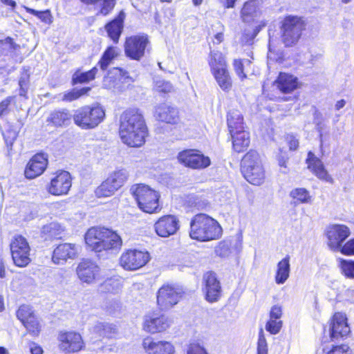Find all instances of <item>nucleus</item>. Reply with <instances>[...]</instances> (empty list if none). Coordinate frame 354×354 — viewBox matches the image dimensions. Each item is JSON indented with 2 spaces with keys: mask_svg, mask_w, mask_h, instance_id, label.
Instances as JSON below:
<instances>
[{
  "mask_svg": "<svg viewBox=\"0 0 354 354\" xmlns=\"http://www.w3.org/2000/svg\"><path fill=\"white\" fill-rule=\"evenodd\" d=\"M119 134L122 142L131 147H140L145 143L148 129L142 111L129 108L120 117Z\"/></svg>",
  "mask_w": 354,
  "mask_h": 354,
  "instance_id": "obj_1",
  "label": "nucleus"
},
{
  "mask_svg": "<svg viewBox=\"0 0 354 354\" xmlns=\"http://www.w3.org/2000/svg\"><path fill=\"white\" fill-rule=\"evenodd\" d=\"M222 228L218 223L205 214L195 215L190 223V237L200 241H208L218 239Z\"/></svg>",
  "mask_w": 354,
  "mask_h": 354,
  "instance_id": "obj_2",
  "label": "nucleus"
},
{
  "mask_svg": "<svg viewBox=\"0 0 354 354\" xmlns=\"http://www.w3.org/2000/svg\"><path fill=\"white\" fill-rule=\"evenodd\" d=\"M105 116L104 109L98 104L84 106L77 109L73 115L76 125L83 129H93L103 120Z\"/></svg>",
  "mask_w": 354,
  "mask_h": 354,
  "instance_id": "obj_3",
  "label": "nucleus"
},
{
  "mask_svg": "<svg viewBox=\"0 0 354 354\" xmlns=\"http://www.w3.org/2000/svg\"><path fill=\"white\" fill-rule=\"evenodd\" d=\"M130 191L136 200L139 208L143 212L151 214L158 209L160 195L149 186L142 184L134 185L131 187Z\"/></svg>",
  "mask_w": 354,
  "mask_h": 354,
  "instance_id": "obj_4",
  "label": "nucleus"
},
{
  "mask_svg": "<svg viewBox=\"0 0 354 354\" xmlns=\"http://www.w3.org/2000/svg\"><path fill=\"white\" fill-rule=\"evenodd\" d=\"M305 24L301 17L288 16L282 25V40L286 46L295 44L299 39Z\"/></svg>",
  "mask_w": 354,
  "mask_h": 354,
  "instance_id": "obj_5",
  "label": "nucleus"
},
{
  "mask_svg": "<svg viewBox=\"0 0 354 354\" xmlns=\"http://www.w3.org/2000/svg\"><path fill=\"white\" fill-rule=\"evenodd\" d=\"M12 259L15 266L26 267L30 262V248L26 239L21 236H15L10 244Z\"/></svg>",
  "mask_w": 354,
  "mask_h": 354,
  "instance_id": "obj_6",
  "label": "nucleus"
},
{
  "mask_svg": "<svg viewBox=\"0 0 354 354\" xmlns=\"http://www.w3.org/2000/svg\"><path fill=\"white\" fill-rule=\"evenodd\" d=\"M71 186L72 178L70 173L62 170L54 174L50 183L46 185V190L51 195L60 196L68 194Z\"/></svg>",
  "mask_w": 354,
  "mask_h": 354,
  "instance_id": "obj_7",
  "label": "nucleus"
},
{
  "mask_svg": "<svg viewBox=\"0 0 354 354\" xmlns=\"http://www.w3.org/2000/svg\"><path fill=\"white\" fill-rule=\"evenodd\" d=\"M178 160L185 167L196 169L206 168L211 164L208 156L194 149H186L179 152Z\"/></svg>",
  "mask_w": 354,
  "mask_h": 354,
  "instance_id": "obj_8",
  "label": "nucleus"
},
{
  "mask_svg": "<svg viewBox=\"0 0 354 354\" xmlns=\"http://www.w3.org/2000/svg\"><path fill=\"white\" fill-rule=\"evenodd\" d=\"M182 290L169 285L162 286L157 292V304L162 310H168L176 305L182 296Z\"/></svg>",
  "mask_w": 354,
  "mask_h": 354,
  "instance_id": "obj_9",
  "label": "nucleus"
},
{
  "mask_svg": "<svg viewBox=\"0 0 354 354\" xmlns=\"http://www.w3.org/2000/svg\"><path fill=\"white\" fill-rule=\"evenodd\" d=\"M349 228L344 225H331L328 227L326 236L328 245L335 252L340 251L343 242L349 236Z\"/></svg>",
  "mask_w": 354,
  "mask_h": 354,
  "instance_id": "obj_10",
  "label": "nucleus"
},
{
  "mask_svg": "<svg viewBox=\"0 0 354 354\" xmlns=\"http://www.w3.org/2000/svg\"><path fill=\"white\" fill-rule=\"evenodd\" d=\"M148 39L144 35H135L126 39L124 53L131 59L139 61L144 56Z\"/></svg>",
  "mask_w": 354,
  "mask_h": 354,
  "instance_id": "obj_11",
  "label": "nucleus"
},
{
  "mask_svg": "<svg viewBox=\"0 0 354 354\" xmlns=\"http://www.w3.org/2000/svg\"><path fill=\"white\" fill-rule=\"evenodd\" d=\"M57 339L59 349L65 353L78 352L84 346L82 336L76 332H60Z\"/></svg>",
  "mask_w": 354,
  "mask_h": 354,
  "instance_id": "obj_12",
  "label": "nucleus"
},
{
  "mask_svg": "<svg viewBox=\"0 0 354 354\" xmlns=\"http://www.w3.org/2000/svg\"><path fill=\"white\" fill-rule=\"evenodd\" d=\"M132 82L133 79L129 75L127 71L121 68H113L104 77L103 84L106 88L113 89L114 91H121L123 89L122 84H129Z\"/></svg>",
  "mask_w": 354,
  "mask_h": 354,
  "instance_id": "obj_13",
  "label": "nucleus"
},
{
  "mask_svg": "<svg viewBox=\"0 0 354 354\" xmlns=\"http://www.w3.org/2000/svg\"><path fill=\"white\" fill-rule=\"evenodd\" d=\"M149 259L148 252L130 250L122 254L120 264L126 270H137L145 266Z\"/></svg>",
  "mask_w": 354,
  "mask_h": 354,
  "instance_id": "obj_14",
  "label": "nucleus"
},
{
  "mask_svg": "<svg viewBox=\"0 0 354 354\" xmlns=\"http://www.w3.org/2000/svg\"><path fill=\"white\" fill-rule=\"evenodd\" d=\"M173 324V320L164 315L155 316L147 315L145 317L142 327L145 331L155 334L167 330Z\"/></svg>",
  "mask_w": 354,
  "mask_h": 354,
  "instance_id": "obj_15",
  "label": "nucleus"
},
{
  "mask_svg": "<svg viewBox=\"0 0 354 354\" xmlns=\"http://www.w3.org/2000/svg\"><path fill=\"white\" fill-rule=\"evenodd\" d=\"M179 227L178 219L173 215L162 216L154 224L156 234L161 237H169L174 234Z\"/></svg>",
  "mask_w": 354,
  "mask_h": 354,
  "instance_id": "obj_16",
  "label": "nucleus"
},
{
  "mask_svg": "<svg viewBox=\"0 0 354 354\" xmlns=\"http://www.w3.org/2000/svg\"><path fill=\"white\" fill-rule=\"evenodd\" d=\"M76 272L78 278L88 284L94 283L100 277V268L96 263L89 260L80 262Z\"/></svg>",
  "mask_w": 354,
  "mask_h": 354,
  "instance_id": "obj_17",
  "label": "nucleus"
},
{
  "mask_svg": "<svg viewBox=\"0 0 354 354\" xmlns=\"http://www.w3.org/2000/svg\"><path fill=\"white\" fill-rule=\"evenodd\" d=\"M153 115L157 120L167 124H176L180 121L178 109L167 103H161L156 106Z\"/></svg>",
  "mask_w": 354,
  "mask_h": 354,
  "instance_id": "obj_18",
  "label": "nucleus"
},
{
  "mask_svg": "<svg viewBox=\"0 0 354 354\" xmlns=\"http://www.w3.org/2000/svg\"><path fill=\"white\" fill-rule=\"evenodd\" d=\"M48 165V156L43 153L35 154L28 162L25 176L27 178H35L44 173Z\"/></svg>",
  "mask_w": 354,
  "mask_h": 354,
  "instance_id": "obj_19",
  "label": "nucleus"
},
{
  "mask_svg": "<svg viewBox=\"0 0 354 354\" xmlns=\"http://www.w3.org/2000/svg\"><path fill=\"white\" fill-rule=\"evenodd\" d=\"M77 246L75 244H60L53 250L52 261L55 264L63 265L68 259H75L77 254Z\"/></svg>",
  "mask_w": 354,
  "mask_h": 354,
  "instance_id": "obj_20",
  "label": "nucleus"
},
{
  "mask_svg": "<svg viewBox=\"0 0 354 354\" xmlns=\"http://www.w3.org/2000/svg\"><path fill=\"white\" fill-rule=\"evenodd\" d=\"M350 332V328L347 324L346 315L337 313L334 315L330 326V336L332 340L338 339L346 336Z\"/></svg>",
  "mask_w": 354,
  "mask_h": 354,
  "instance_id": "obj_21",
  "label": "nucleus"
},
{
  "mask_svg": "<svg viewBox=\"0 0 354 354\" xmlns=\"http://www.w3.org/2000/svg\"><path fill=\"white\" fill-rule=\"evenodd\" d=\"M204 280L205 299L209 302L216 301L221 297V287L216 274L213 272H207L204 275Z\"/></svg>",
  "mask_w": 354,
  "mask_h": 354,
  "instance_id": "obj_22",
  "label": "nucleus"
},
{
  "mask_svg": "<svg viewBox=\"0 0 354 354\" xmlns=\"http://www.w3.org/2000/svg\"><path fill=\"white\" fill-rule=\"evenodd\" d=\"M143 347L148 354H174V346L167 341L153 342L146 338L142 342Z\"/></svg>",
  "mask_w": 354,
  "mask_h": 354,
  "instance_id": "obj_23",
  "label": "nucleus"
},
{
  "mask_svg": "<svg viewBox=\"0 0 354 354\" xmlns=\"http://www.w3.org/2000/svg\"><path fill=\"white\" fill-rule=\"evenodd\" d=\"M72 115L67 109H55L49 113L46 119L47 126L61 127L68 125Z\"/></svg>",
  "mask_w": 354,
  "mask_h": 354,
  "instance_id": "obj_24",
  "label": "nucleus"
},
{
  "mask_svg": "<svg viewBox=\"0 0 354 354\" xmlns=\"http://www.w3.org/2000/svg\"><path fill=\"white\" fill-rule=\"evenodd\" d=\"M306 162L308 169H310L317 178L327 182L331 183L333 181V178L325 169L322 160L317 158L313 152H308Z\"/></svg>",
  "mask_w": 354,
  "mask_h": 354,
  "instance_id": "obj_25",
  "label": "nucleus"
},
{
  "mask_svg": "<svg viewBox=\"0 0 354 354\" xmlns=\"http://www.w3.org/2000/svg\"><path fill=\"white\" fill-rule=\"evenodd\" d=\"M261 3V0H250L244 3L241 12L243 22H252L260 16Z\"/></svg>",
  "mask_w": 354,
  "mask_h": 354,
  "instance_id": "obj_26",
  "label": "nucleus"
},
{
  "mask_svg": "<svg viewBox=\"0 0 354 354\" xmlns=\"http://www.w3.org/2000/svg\"><path fill=\"white\" fill-rule=\"evenodd\" d=\"M125 13L121 11L119 15L105 26L108 36L114 43H118L124 28Z\"/></svg>",
  "mask_w": 354,
  "mask_h": 354,
  "instance_id": "obj_27",
  "label": "nucleus"
},
{
  "mask_svg": "<svg viewBox=\"0 0 354 354\" xmlns=\"http://www.w3.org/2000/svg\"><path fill=\"white\" fill-rule=\"evenodd\" d=\"M102 241L100 245V252L102 250H118L122 246V239L120 236L115 232L104 228Z\"/></svg>",
  "mask_w": 354,
  "mask_h": 354,
  "instance_id": "obj_28",
  "label": "nucleus"
},
{
  "mask_svg": "<svg viewBox=\"0 0 354 354\" xmlns=\"http://www.w3.org/2000/svg\"><path fill=\"white\" fill-rule=\"evenodd\" d=\"M104 227H91L85 234L86 245L95 252H100V245L102 241L103 230Z\"/></svg>",
  "mask_w": 354,
  "mask_h": 354,
  "instance_id": "obj_29",
  "label": "nucleus"
},
{
  "mask_svg": "<svg viewBox=\"0 0 354 354\" xmlns=\"http://www.w3.org/2000/svg\"><path fill=\"white\" fill-rule=\"evenodd\" d=\"M275 84L282 93H290L297 88V78L288 73H280Z\"/></svg>",
  "mask_w": 354,
  "mask_h": 354,
  "instance_id": "obj_30",
  "label": "nucleus"
},
{
  "mask_svg": "<svg viewBox=\"0 0 354 354\" xmlns=\"http://www.w3.org/2000/svg\"><path fill=\"white\" fill-rule=\"evenodd\" d=\"M244 178L250 183L254 185H261L265 179V171L263 166L257 165V167L251 169L246 168L245 170L241 171Z\"/></svg>",
  "mask_w": 354,
  "mask_h": 354,
  "instance_id": "obj_31",
  "label": "nucleus"
},
{
  "mask_svg": "<svg viewBox=\"0 0 354 354\" xmlns=\"http://www.w3.org/2000/svg\"><path fill=\"white\" fill-rule=\"evenodd\" d=\"M233 149L238 153L243 151L250 145L249 133L245 131L230 133Z\"/></svg>",
  "mask_w": 354,
  "mask_h": 354,
  "instance_id": "obj_32",
  "label": "nucleus"
},
{
  "mask_svg": "<svg viewBox=\"0 0 354 354\" xmlns=\"http://www.w3.org/2000/svg\"><path fill=\"white\" fill-rule=\"evenodd\" d=\"M227 126L230 133L244 130L243 118L238 110H231L227 115Z\"/></svg>",
  "mask_w": 354,
  "mask_h": 354,
  "instance_id": "obj_33",
  "label": "nucleus"
},
{
  "mask_svg": "<svg viewBox=\"0 0 354 354\" xmlns=\"http://www.w3.org/2000/svg\"><path fill=\"white\" fill-rule=\"evenodd\" d=\"M290 270V257L286 256L277 263L275 282L277 284L284 283L289 277Z\"/></svg>",
  "mask_w": 354,
  "mask_h": 354,
  "instance_id": "obj_34",
  "label": "nucleus"
},
{
  "mask_svg": "<svg viewBox=\"0 0 354 354\" xmlns=\"http://www.w3.org/2000/svg\"><path fill=\"white\" fill-rule=\"evenodd\" d=\"M98 69L96 66L86 72H83L80 68L77 69L73 74L71 82L73 85L88 83L95 78Z\"/></svg>",
  "mask_w": 354,
  "mask_h": 354,
  "instance_id": "obj_35",
  "label": "nucleus"
},
{
  "mask_svg": "<svg viewBox=\"0 0 354 354\" xmlns=\"http://www.w3.org/2000/svg\"><path fill=\"white\" fill-rule=\"evenodd\" d=\"M212 74L217 84L223 91H229L231 89L232 82L226 68H220L218 71L212 72Z\"/></svg>",
  "mask_w": 354,
  "mask_h": 354,
  "instance_id": "obj_36",
  "label": "nucleus"
},
{
  "mask_svg": "<svg viewBox=\"0 0 354 354\" xmlns=\"http://www.w3.org/2000/svg\"><path fill=\"white\" fill-rule=\"evenodd\" d=\"M120 54V50L117 47L109 46L103 53L101 59L97 64L103 71L107 69L111 62L116 58Z\"/></svg>",
  "mask_w": 354,
  "mask_h": 354,
  "instance_id": "obj_37",
  "label": "nucleus"
},
{
  "mask_svg": "<svg viewBox=\"0 0 354 354\" xmlns=\"http://www.w3.org/2000/svg\"><path fill=\"white\" fill-rule=\"evenodd\" d=\"M257 165L263 166L260 156L256 151L250 150L242 159L241 171L245 170L248 167L249 169H251L257 167Z\"/></svg>",
  "mask_w": 354,
  "mask_h": 354,
  "instance_id": "obj_38",
  "label": "nucleus"
},
{
  "mask_svg": "<svg viewBox=\"0 0 354 354\" xmlns=\"http://www.w3.org/2000/svg\"><path fill=\"white\" fill-rule=\"evenodd\" d=\"M209 64L212 73L226 68L225 60L222 53L218 51H211L209 57Z\"/></svg>",
  "mask_w": 354,
  "mask_h": 354,
  "instance_id": "obj_39",
  "label": "nucleus"
},
{
  "mask_svg": "<svg viewBox=\"0 0 354 354\" xmlns=\"http://www.w3.org/2000/svg\"><path fill=\"white\" fill-rule=\"evenodd\" d=\"M64 232V227L59 223L53 222L43 227L42 232L50 238L60 239Z\"/></svg>",
  "mask_w": 354,
  "mask_h": 354,
  "instance_id": "obj_40",
  "label": "nucleus"
},
{
  "mask_svg": "<svg viewBox=\"0 0 354 354\" xmlns=\"http://www.w3.org/2000/svg\"><path fill=\"white\" fill-rule=\"evenodd\" d=\"M128 178V173L125 169H120L113 172L108 178L107 180L115 187L118 190L126 182Z\"/></svg>",
  "mask_w": 354,
  "mask_h": 354,
  "instance_id": "obj_41",
  "label": "nucleus"
},
{
  "mask_svg": "<svg viewBox=\"0 0 354 354\" xmlns=\"http://www.w3.org/2000/svg\"><path fill=\"white\" fill-rule=\"evenodd\" d=\"M100 0H81V1L86 5H95ZM116 0H103L102 7L97 15L103 16L108 15L114 8Z\"/></svg>",
  "mask_w": 354,
  "mask_h": 354,
  "instance_id": "obj_42",
  "label": "nucleus"
},
{
  "mask_svg": "<svg viewBox=\"0 0 354 354\" xmlns=\"http://www.w3.org/2000/svg\"><path fill=\"white\" fill-rule=\"evenodd\" d=\"M91 91L90 87H84L80 89H73L69 92L60 94L61 100L64 102H72L77 100L81 96L86 95Z\"/></svg>",
  "mask_w": 354,
  "mask_h": 354,
  "instance_id": "obj_43",
  "label": "nucleus"
},
{
  "mask_svg": "<svg viewBox=\"0 0 354 354\" xmlns=\"http://www.w3.org/2000/svg\"><path fill=\"white\" fill-rule=\"evenodd\" d=\"M338 266L340 268L341 273L346 278L354 279V261L338 259Z\"/></svg>",
  "mask_w": 354,
  "mask_h": 354,
  "instance_id": "obj_44",
  "label": "nucleus"
},
{
  "mask_svg": "<svg viewBox=\"0 0 354 354\" xmlns=\"http://www.w3.org/2000/svg\"><path fill=\"white\" fill-rule=\"evenodd\" d=\"M94 330L99 334L100 336L106 337L111 338L116 333V328L115 326L105 323H98L95 327Z\"/></svg>",
  "mask_w": 354,
  "mask_h": 354,
  "instance_id": "obj_45",
  "label": "nucleus"
},
{
  "mask_svg": "<svg viewBox=\"0 0 354 354\" xmlns=\"http://www.w3.org/2000/svg\"><path fill=\"white\" fill-rule=\"evenodd\" d=\"M290 196L301 203H310L311 202V196L306 189L296 188L291 191Z\"/></svg>",
  "mask_w": 354,
  "mask_h": 354,
  "instance_id": "obj_46",
  "label": "nucleus"
},
{
  "mask_svg": "<svg viewBox=\"0 0 354 354\" xmlns=\"http://www.w3.org/2000/svg\"><path fill=\"white\" fill-rule=\"evenodd\" d=\"M115 191V187L106 179L97 188L95 194L98 197H108L113 195Z\"/></svg>",
  "mask_w": 354,
  "mask_h": 354,
  "instance_id": "obj_47",
  "label": "nucleus"
},
{
  "mask_svg": "<svg viewBox=\"0 0 354 354\" xmlns=\"http://www.w3.org/2000/svg\"><path fill=\"white\" fill-rule=\"evenodd\" d=\"M17 317L24 324L35 317V315L29 306L23 305L18 309L17 312Z\"/></svg>",
  "mask_w": 354,
  "mask_h": 354,
  "instance_id": "obj_48",
  "label": "nucleus"
},
{
  "mask_svg": "<svg viewBox=\"0 0 354 354\" xmlns=\"http://www.w3.org/2000/svg\"><path fill=\"white\" fill-rule=\"evenodd\" d=\"M30 75L27 71H24L19 80V95L26 97L29 87Z\"/></svg>",
  "mask_w": 354,
  "mask_h": 354,
  "instance_id": "obj_49",
  "label": "nucleus"
},
{
  "mask_svg": "<svg viewBox=\"0 0 354 354\" xmlns=\"http://www.w3.org/2000/svg\"><path fill=\"white\" fill-rule=\"evenodd\" d=\"M28 333L33 336H37L40 332V325L36 317L23 324Z\"/></svg>",
  "mask_w": 354,
  "mask_h": 354,
  "instance_id": "obj_50",
  "label": "nucleus"
},
{
  "mask_svg": "<svg viewBox=\"0 0 354 354\" xmlns=\"http://www.w3.org/2000/svg\"><path fill=\"white\" fill-rule=\"evenodd\" d=\"M154 89L159 93H167L173 90V86L169 82L158 79L155 81Z\"/></svg>",
  "mask_w": 354,
  "mask_h": 354,
  "instance_id": "obj_51",
  "label": "nucleus"
},
{
  "mask_svg": "<svg viewBox=\"0 0 354 354\" xmlns=\"http://www.w3.org/2000/svg\"><path fill=\"white\" fill-rule=\"evenodd\" d=\"M282 327V321L270 319L266 324V330L272 335L277 334Z\"/></svg>",
  "mask_w": 354,
  "mask_h": 354,
  "instance_id": "obj_52",
  "label": "nucleus"
},
{
  "mask_svg": "<svg viewBox=\"0 0 354 354\" xmlns=\"http://www.w3.org/2000/svg\"><path fill=\"white\" fill-rule=\"evenodd\" d=\"M257 354H268V344L263 329L259 333Z\"/></svg>",
  "mask_w": 354,
  "mask_h": 354,
  "instance_id": "obj_53",
  "label": "nucleus"
},
{
  "mask_svg": "<svg viewBox=\"0 0 354 354\" xmlns=\"http://www.w3.org/2000/svg\"><path fill=\"white\" fill-rule=\"evenodd\" d=\"M101 286L108 292H115L120 289V282L118 279L111 278L104 281Z\"/></svg>",
  "mask_w": 354,
  "mask_h": 354,
  "instance_id": "obj_54",
  "label": "nucleus"
},
{
  "mask_svg": "<svg viewBox=\"0 0 354 354\" xmlns=\"http://www.w3.org/2000/svg\"><path fill=\"white\" fill-rule=\"evenodd\" d=\"M27 11L37 16L41 21L46 24H50L51 22V16L49 10L37 11L32 8H27Z\"/></svg>",
  "mask_w": 354,
  "mask_h": 354,
  "instance_id": "obj_55",
  "label": "nucleus"
},
{
  "mask_svg": "<svg viewBox=\"0 0 354 354\" xmlns=\"http://www.w3.org/2000/svg\"><path fill=\"white\" fill-rule=\"evenodd\" d=\"M245 63H250V61L248 59H235L234 61V68L237 74V75L241 79L243 80L246 77V75L243 72V66Z\"/></svg>",
  "mask_w": 354,
  "mask_h": 354,
  "instance_id": "obj_56",
  "label": "nucleus"
},
{
  "mask_svg": "<svg viewBox=\"0 0 354 354\" xmlns=\"http://www.w3.org/2000/svg\"><path fill=\"white\" fill-rule=\"evenodd\" d=\"M328 354H352V351L348 346L342 344L333 347Z\"/></svg>",
  "mask_w": 354,
  "mask_h": 354,
  "instance_id": "obj_57",
  "label": "nucleus"
},
{
  "mask_svg": "<svg viewBox=\"0 0 354 354\" xmlns=\"http://www.w3.org/2000/svg\"><path fill=\"white\" fill-rule=\"evenodd\" d=\"M187 354H208V353L198 344H192L187 351Z\"/></svg>",
  "mask_w": 354,
  "mask_h": 354,
  "instance_id": "obj_58",
  "label": "nucleus"
},
{
  "mask_svg": "<svg viewBox=\"0 0 354 354\" xmlns=\"http://www.w3.org/2000/svg\"><path fill=\"white\" fill-rule=\"evenodd\" d=\"M339 252L345 255H354V239L346 243Z\"/></svg>",
  "mask_w": 354,
  "mask_h": 354,
  "instance_id": "obj_59",
  "label": "nucleus"
},
{
  "mask_svg": "<svg viewBox=\"0 0 354 354\" xmlns=\"http://www.w3.org/2000/svg\"><path fill=\"white\" fill-rule=\"evenodd\" d=\"M282 315V309L280 306L275 305L271 308L270 311V318L280 320Z\"/></svg>",
  "mask_w": 354,
  "mask_h": 354,
  "instance_id": "obj_60",
  "label": "nucleus"
},
{
  "mask_svg": "<svg viewBox=\"0 0 354 354\" xmlns=\"http://www.w3.org/2000/svg\"><path fill=\"white\" fill-rule=\"evenodd\" d=\"M12 100L13 97H8L0 103V116L7 112L8 108Z\"/></svg>",
  "mask_w": 354,
  "mask_h": 354,
  "instance_id": "obj_61",
  "label": "nucleus"
},
{
  "mask_svg": "<svg viewBox=\"0 0 354 354\" xmlns=\"http://www.w3.org/2000/svg\"><path fill=\"white\" fill-rule=\"evenodd\" d=\"M290 150H296L299 146V140L292 135H288L286 137Z\"/></svg>",
  "mask_w": 354,
  "mask_h": 354,
  "instance_id": "obj_62",
  "label": "nucleus"
},
{
  "mask_svg": "<svg viewBox=\"0 0 354 354\" xmlns=\"http://www.w3.org/2000/svg\"><path fill=\"white\" fill-rule=\"evenodd\" d=\"M30 350V353L32 354H42L43 353V350H42L41 347H40L39 346H38L34 343L31 344Z\"/></svg>",
  "mask_w": 354,
  "mask_h": 354,
  "instance_id": "obj_63",
  "label": "nucleus"
},
{
  "mask_svg": "<svg viewBox=\"0 0 354 354\" xmlns=\"http://www.w3.org/2000/svg\"><path fill=\"white\" fill-rule=\"evenodd\" d=\"M281 57L279 56H276L272 51L270 47H269V51H268V60L270 61H276V62H278V60L280 59Z\"/></svg>",
  "mask_w": 354,
  "mask_h": 354,
  "instance_id": "obj_64",
  "label": "nucleus"
}]
</instances>
